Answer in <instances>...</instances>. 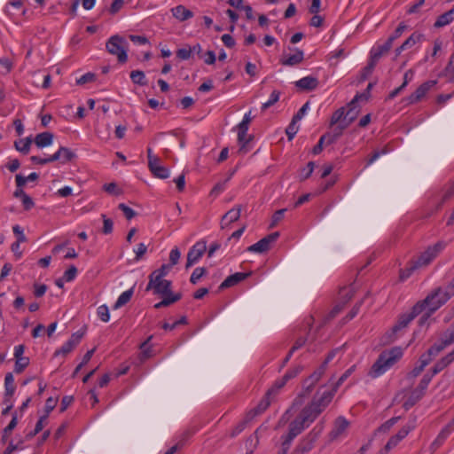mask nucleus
I'll use <instances>...</instances> for the list:
<instances>
[{"mask_svg": "<svg viewBox=\"0 0 454 454\" xmlns=\"http://www.w3.org/2000/svg\"><path fill=\"white\" fill-rule=\"evenodd\" d=\"M356 365L349 367L337 380L331 390L317 393L312 400L303 408L317 419L320 414L328 407L337 392L339 387L355 372Z\"/></svg>", "mask_w": 454, "mask_h": 454, "instance_id": "1", "label": "nucleus"}, {"mask_svg": "<svg viewBox=\"0 0 454 454\" xmlns=\"http://www.w3.org/2000/svg\"><path fill=\"white\" fill-rule=\"evenodd\" d=\"M316 419L311 412L309 413L302 408L299 414L289 423L287 434L282 435L281 450L278 454H286L294 439L300 435Z\"/></svg>", "mask_w": 454, "mask_h": 454, "instance_id": "2", "label": "nucleus"}, {"mask_svg": "<svg viewBox=\"0 0 454 454\" xmlns=\"http://www.w3.org/2000/svg\"><path fill=\"white\" fill-rule=\"evenodd\" d=\"M402 356L403 350L399 347L383 351L372 364L369 375L372 378L380 377L389 370Z\"/></svg>", "mask_w": 454, "mask_h": 454, "instance_id": "3", "label": "nucleus"}, {"mask_svg": "<svg viewBox=\"0 0 454 454\" xmlns=\"http://www.w3.org/2000/svg\"><path fill=\"white\" fill-rule=\"evenodd\" d=\"M451 297L443 291L442 287L436 288L429 294L424 300L417 302L421 304L422 311L430 309L431 312H435L444 305Z\"/></svg>", "mask_w": 454, "mask_h": 454, "instance_id": "4", "label": "nucleus"}, {"mask_svg": "<svg viewBox=\"0 0 454 454\" xmlns=\"http://www.w3.org/2000/svg\"><path fill=\"white\" fill-rule=\"evenodd\" d=\"M127 46L125 38L119 35H112L106 43L107 51L116 56L118 61L122 64L128 60Z\"/></svg>", "mask_w": 454, "mask_h": 454, "instance_id": "5", "label": "nucleus"}, {"mask_svg": "<svg viewBox=\"0 0 454 454\" xmlns=\"http://www.w3.org/2000/svg\"><path fill=\"white\" fill-rule=\"evenodd\" d=\"M323 429L324 422L321 420L305 437L302 438V440L296 446L294 454H306L309 452L313 449L316 441L323 432Z\"/></svg>", "mask_w": 454, "mask_h": 454, "instance_id": "6", "label": "nucleus"}, {"mask_svg": "<svg viewBox=\"0 0 454 454\" xmlns=\"http://www.w3.org/2000/svg\"><path fill=\"white\" fill-rule=\"evenodd\" d=\"M431 380L432 376L427 373L423 376L418 387L411 391L409 397L403 403V408L406 411L410 410L424 396L426 389L427 388Z\"/></svg>", "mask_w": 454, "mask_h": 454, "instance_id": "7", "label": "nucleus"}, {"mask_svg": "<svg viewBox=\"0 0 454 454\" xmlns=\"http://www.w3.org/2000/svg\"><path fill=\"white\" fill-rule=\"evenodd\" d=\"M339 352V349H333L327 355L325 362L323 364L313 373L311 374L308 379H306L303 382V388L305 391V394H309L312 389L314 388L315 384L319 380L323 373L325 372V367L327 364L333 359L335 355Z\"/></svg>", "mask_w": 454, "mask_h": 454, "instance_id": "8", "label": "nucleus"}, {"mask_svg": "<svg viewBox=\"0 0 454 454\" xmlns=\"http://www.w3.org/2000/svg\"><path fill=\"white\" fill-rule=\"evenodd\" d=\"M444 247L445 244L443 242H438L433 247H429L413 263L417 268L427 266Z\"/></svg>", "mask_w": 454, "mask_h": 454, "instance_id": "9", "label": "nucleus"}, {"mask_svg": "<svg viewBox=\"0 0 454 454\" xmlns=\"http://www.w3.org/2000/svg\"><path fill=\"white\" fill-rule=\"evenodd\" d=\"M171 281L164 278H154V275L149 276V282L146 286V291L153 290L154 294H167L171 290Z\"/></svg>", "mask_w": 454, "mask_h": 454, "instance_id": "10", "label": "nucleus"}, {"mask_svg": "<svg viewBox=\"0 0 454 454\" xmlns=\"http://www.w3.org/2000/svg\"><path fill=\"white\" fill-rule=\"evenodd\" d=\"M207 250V244L204 240L196 242L187 254L185 268L189 269L199 262Z\"/></svg>", "mask_w": 454, "mask_h": 454, "instance_id": "11", "label": "nucleus"}, {"mask_svg": "<svg viewBox=\"0 0 454 454\" xmlns=\"http://www.w3.org/2000/svg\"><path fill=\"white\" fill-rule=\"evenodd\" d=\"M251 112L246 114L243 117L242 121L238 125V140L241 145L240 151H243L244 153H247L246 145L249 142V138H247V130L248 126L251 121Z\"/></svg>", "mask_w": 454, "mask_h": 454, "instance_id": "12", "label": "nucleus"}, {"mask_svg": "<svg viewBox=\"0 0 454 454\" xmlns=\"http://www.w3.org/2000/svg\"><path fill=\"white\" fill-rule=\"evenodd\" d=\"M278 232H273L260 239L258 242L247 247V251L262 254L270 248V244L275 242L278 238Z\"/></svg>", "mask_w": 454, "mask_h": 454, "instance_id": "13", "label": "nucleus"}, {"mask_svg": "<svg viewBox=\"0 0 454 454\" xmlns=\"http://www.w3.org/2000/svg\"><path fill=\"white\" fill-rule=\"evenodd\" d=\"M421 313H423L421 304L416 303L410 313L402 315L399 317L398 322L393 327V332L396 333L403 328H405L417 316Z\"/></svg>", "mask_w": 454, "mask_h": 454, "instance_id": "14", "label": "nucleus"}, {"mask_svg": "<svg viewBox=\"0 0 454 454\" xmlns=\"http://www.w3.org/2000/svg\"><path fill=\"white\" fill-rule=\"evenodd\" d=\"M436 84V81L430 80L423 82L412 94H411L407 100L410 104L419 102L427 92L433 89Z\"/></svg>", "mask_w": 454, "mask_h": 454, "instance_id": "15", "label": "nucleus"}, {"mask_svg": "<svg viewBox=\"0 0 454 454\" xmlns=\"http://www.w3.org/2000/svg\"><path fill=\"white\" fill-rule=\"evenodd\" d=\"M25 351L24 345H18L14 348L15 367L16 373H21L25 368L29 364L28 357L23 356Z\"/></svg>", "mask_w": 454, "mask_h": 454, "instance_id": "16", "label": "nucleus"}, {"mask_svg": "<svg viewBox=\"0 0 454 454\" xmlns=\"http://www.w3.org/2000/svg\"><path fill=\"white\" fill-rule=\"evenodd\" d=\"M360 99H367V96L365 93L357 94L355 96V98L351 100V102L348 105V110L347 113L344 112V123H347V127L356 118L358 110H356V103Z\"/></svg>", "mask_w": 454, "mask_h": 454, "instance_id": "17", "label": "nucleus"}, {"mask_svg": "<svg viewBox=\"0 0 454 454\" xmlns=\"http://www.w3.org/2000/svg\"><path fill=\"white\" fill-rule=\"evenodd\" d=\"M413 429V426L406 425L403 427L396 434L393 435L385 445V450L388 451L395 448L408 434Z\"/></svg>", "mask_w": 454, "mask_h": 454, "instance_id": "18", "label": "nucleus"}, {"mask_svg": "<svg viewBox=\"0 0 454 454\" xmlns=\"http://www.w3.org/2000/svg\"><path fill=\"white\" fill-rule=\"evenodd\" d=\"M349 426L348 421L344 417H339L334 422L333 428L330 433L332 440H335L344 434Z\"/></svg>", "mask_w": 454, "mask_h": 454, "instance_id": "19", "label": "nucleus"}, {"mask_svg": "<svg viewBox=\"0 0 454 454\" xmlns=\"http://www.w3.org/2000/svg\"><path fill=\"white\" fill-rule=\"evenodd\" d=\"M272 399L273 397L266 393L259 403L247 413L248 419H252L254 417L263 413L270 405Z\"/></svg>", "mask_w": 454, "mask_h": 454, "instance_id": "20", "label": "nucleus"}, {"mask_svg": "<svg viewBox=\"0 0 454 454\" xmlns=\"http://www.w3.org/2000/svg\"><path fill=\"white\" fill-rule=\"evenodd\" d=\"M241 206H237L230 209L221 220V228L225 229L229 227L231 223L238 221L240 217Z\"/></svg>", "mask_w": 454, "mask_h": 454, "instance_id": "21", "label": "nucleus"}, {"mask_svg": "<svg viewBox=\"0 0 454 454\" xmlns=\"http://www.w3.org/2000/svg\"><path fill=\"white\" fill-rule=\"evenodd\" d=\"M250 275H251V272H247V273L236 272V273L227 277L225 278V280L223 282H222L219 288L225 289V288L233 286L239 284V282L245 280Z\"/></svg>", "mask_w": 454, "mask_h": 454, "instance_id": "22", "label": "nucleus"}, {"mask_svg": "<svg viewBox=\"0 0 454 454\" xmlns=\"http://www.w3.org/2000/svg\"><path fill=\"white\" fill-rule=\"evenodd\" d=\"M148 168L155 177L166 179L169 176V170L160 164V159L157 161L149 162Z\"/></svg>", "mask_w": 454, "mask_h": 454, "instance_id": "23", "label": "nucleus"}, {"mask_svg": "<svg viewBox=\"0 0 454 454\" xmlns=\"http://www.w3.org/2000/svg\"><path fill=\"white\" fill-rule=\"evenodd\" d=\"M318 83L317 77L309 75L295 82V86L301 90L310 91L315 90Z\"/></svg>", "mask_w": 454, "mask_h": 454, "instance_id": "24", "label": "nucleus"}, {"mask_svg": "<svg viewBox=\"0 0 454 454\" xmlns=\"http://www.w3.org/2000/svg\"><path fill=\"white\" fill-rule=\"evenodd\" d=\"M75 154L67 147L61 146L54 154L51 155L53 161L59 160L62 164L71 161Z\"/></svg>", "mask_w": 454, "mask_h": 454, "instance_id": "25", "label": "nucleus"}, {"mask_svg": "<svg viewBox=\"0 0 454 454\" xmlns=\"http://www.w3.org/2000/svg\"><path fill=\"white\" fill-rule=\"evenodd\" d=\"M15 389L14 377L12 372H8L4 378V403L10 402Z\"/></svg>", "mask_w": 454, "mask_h": 454, "instance_id": "26", "label": "nucleus"}, {"mask_svg": "<svg viewBox=\"0 0 454 454\" xmlns=\"http://www.w3.org/2000/svg\"><path fill=\"white\" fill-rule=\"evenodd\" d=\"M340 295L342 299H344V301L341 305L338 304L334 307V309L332 311L333 317L339 313L342 309L344 304L352 299V297L354 296L353 287L349 286L341 288L340 291Z\"/></svg>", "mask_w": 454, "mask_h": 454, "instance_id": "27", "label": "nucleus"}, {"mask_svg": "<svg viewBox=\"0 0 454 454\" xmlns=\"http://www.w3.org/2000/svg\"><path fill=\"white\" fill-rule=\"evenodd\" d=\"M171 12L179 21H184L193 17V12L182 4L172 8Z\"/></svg>", "mask_w": 454, "mask_h": 454, "instance_id": "28", "label": "nucleus"}, {"mask_svg": "<svg viewBox=\"0 0 454 454\" xmlns=\"http://www.w3.org/2000/svg\"><path fill=\"white\" fill-rule=\"evenodd\" d=\"M161 295L163 296V299L160 302H158L154 305L155 309L168 307V306L171 305L172 303L178 301L182 298V295L180 293L173 294L171 292V290H169L168 294H161Z\"/></svg>", "mask_w": 454, "mask_h": 454, "instance_id": "29", "label": "nucleus"}, {"mask_svg": "<svg viewBox=\"0 0 454 454\" xmlns=\"http://www.w3.org/2000/svg\"><path fill=\"white\" fill-rule=\"evenodd\" d=\"M53 134L51 132H42L35 136V144L38 148H43L49 146L53 142Z\"/></svg>", "mask_w": 454, "mask_h": 454, "instance_id": "30", "label": "nucleus"}, {"mask_svg": "<svg viewBox=\"0 0 454 454\" xmlns=\"http://www.w3.org/2000/svg\"><path fill=\"white\" fill-rule=\"evenodd\" d=\"M453 20H454V6L450 11L441 14L435 20L434 27H437V28L442 27L444 26L449 25Z\"/></svg>", "mask_w": 454, "mask_h": 454, "instance_id": "31", "label": "nucleus"}, {"mask_svg": "<svg viewBox=\"0 0 454 454\" xmlns=\"http://www.w3.org/2000/svg\"><path fill=\"white\" fill-rule=\"evenodd\" d=\"M304 59V53L301 50L295 49V52L290 56H288L285 59H281L280 62L284 66H295L301 63Z\"/></svg>", "mask_w": 454, "mask_h": 454, "instance_id": "32", "label": "nucleus"}, {"mask_svg": "<svg viewBox=\"0 0 454 454\" xmlns=\"http://www.w3.org/2000/svg\"><path fill=\"white\" fill-rule=\"evenodd\" d=\"M390 50L385 46L383 43L377 44L376 46L372 47L370 51V59L378 63L380 59L387 54Z\"/></svg>", "mask_w": 454, "mask_h": 454, "instance_id": "33", "label": "nucleus"}, {"mask_svg": "<svg viewBox=\"0 0 454 454\" xmlns=\"http://www.w3.org/2000/svg\"><path fill=\"white\" fill-rule=\"evenodd\" d=\"M32 144V138L30 137L19 139L14 142V147L17 151L20 152L23 154H27L30 151V146Z\"/></svg>", "mask_w": 454, "mask_h": 454, "instance_id": "34", "label": "nucleus"}, {"mask_svg": "<svg viewBox=\"0 0 454 454\" xmlns=\"http://www.w3.org/2000/svg\"><path fill=\"white\" fill-rule=\"evenodd\" d=\"M133 295V288H130L125 292H123L117 299V301H115L114 305V309H118L120 308H121L122 306H124L125 304H127L131 297Z\"/></svg>", "mask_w": 454, "mask_h": 454, "instance_id": "35", "label": "nucleus"}, {"mask_svg": "<svg viewBox=\"0 0 454 454\" xmlns=\"http://www.w3.org/2000/svg\"><path fill=\"white\" fill-rule=\"evenodd\" d=\"M153 339V336H149L146 340H145L140 345V350H141V359L145 360L148 359L153 356V348L152 346L149 345L150 340Z\"/></svg>", "mask_w": 454, "mask_h": 454, "instance_id": "36", "label": "nucleus"}, {"mask_svg": "<svg viewBox=\"0 0 454 454\" xmlns=\"http://www.w3.org/2000/svg\"><path fill=\"white\" fill-rule=\"evenodd\" d=\"M423 35L419 33H413L411 34L403 43V48L405 50H408L411 47H413L416 43H419L423 39Z\"/></svg>", "mask_w": 454, "mask_h": 454, "instance_id": "37", "label": "nucleus"}, {"mask_svg": "<svg viewBox=\"0 0 454 454\" xmlns=\"http://www.w3.org/2000/svg\"><path fill=\"white\" fill-rule=\"evenodd\" d=\"M130 79L134 83L138 84L140 86H145L147 84L145 75L144 72L140 70L132 71L130 73Z\"/></svg>", "mask_w": 454, "mask_h": 454, "instance_id": "38", "label": "nucleus"}, {"mask_svg": "<svg viewBox=\"0 0 454 454\" xmlns=\"http://www.w3.org/2000/svg\"><path fill=\"white\" fill-rule=\"evenodd\" d=\"M286 382L287 380H285L284 377L278 379L274 382L273 386L266 393L274 398L278 394L279 390L286 384Z\"/></svg>", "mask_w": 454, "mask_h": 454, "instance_id": "39", "label": "nucleus"}, {"mask_svg": "<svg viewBox=\"0 0 454 454\" xmlns=\"http://www.w3.org/2000/svg\"><path fill=\"white\" fill-rule=\"evenodd\" d=\"M280 91L279 90H274L270 96V98L262 105V111H265L266 109H268L269 107L272 106L274 104H276L278 100H279V98H280Z\"/></svg>", "mask_w": 454, "mask_h": 454, "instance_id": "40", "label": "nucleus"}, {"mask_svg": "<svg viewBox=\"0 0 454 454\" xmlns=\"http://www.w3.org/2000/svg\"><path fill=\"white\" fill-rule=\"evenodd\" d=\"M344 107H340L338 110H336L331 118V126L344 123Z\"/></svg>", "mask_w": 454, "mask_h": 454, "instance_id": "41", "label": "nucleus"}, {"mask_svg": "<svg viewBox=\"0 0 454 454\" xmlns=\"http://www.w3.org/2000/svg\"><path fill=\"white\" fill-rule=\"evenodd\" d=\"M207 273V270L204 267L195 268L191 275L190 282L193 285L197 284L199 280Z\"/></svg>", "mask_w": 454, "mask_h": 454, "instance_id": "42", "label": "nucleus"}, {"mask_svg": "<svg viewBox=\"0 0 454 454\" xmlns=\"http://www.w3.org/2000/svg\"><path fill=\"white\" fill-rule=\"evenodd\" d=\"M75 348L74 344L73 343V341H71L70 340H68L67 341H66L62 347L56 350L55 352V356H59V355H63V356H66L67 355L68 353H70L74 348Z\"/></svg>", "mask_w": 454, "mask_h": 454, "instance_id": "43", "label": "nucleus"}, {"mask_svg": "<svg viewBox=\"0 0 454 454\" xmlns=\"http://www.w3.org/2000/svg\"><path fill=\"white\" fill-rule=\"evenodd\" d=\"M249 420L250 419H248V417L247 416V418L243 421L239 422L233 429L231 430L230 437L234 438L237 435H239L246 428L247 424Z\"/></svg>", "mask_w": 454, "mask_h": 454, "instance_id": "44", "label": "nucleus"}, {"mask_svg": "<svg viewBox=\"0 0 454 454\" xmlns=\"http://www.w3.org/2000/svg\"><path fill=\"white\" fill-rule=\"evenodd\" d=\"M390 150L386 145L380 150L374 151L372 155L369 157L367 161V166L372 164L375 160H377L381 155L387 154Z\"/></svg>", "mask_w": 454, "mask_h": 454, "instance_id": "45", "label": "nucleus"}, {"mask_svg": "<svg viewBox=\"0 0 454 454\" xmlns=\"http://www.w3.org/2000/svg\"><path fill=\"white\" fill-rule=\"evenodd\" d=\"M451 433V429L450 426L445 427L438 434L437 438L433 442L434 445H441L445 439L449 436V434Z\"/></svg>", "mask_w": 454, "mask_h": 454, "instance_id": "46", "label": "nucleus"}, {"mask_svg": "<svg viewBox=\"0 0 454 454\" xmlns=\"http://www.w3.org/2000/svg\"><path fill=\"white\" fill-rule=\"evenodd\" d=\"M314 162L313 161H309L307 166L301 169L300 171V179L302 181V180H306L307 178H309L313 170H314Z\"/></svg>", "mask_w": 454, "mask_h": 454, "instance_id": "47", "label": "nucleus"}, {"mask_svg": "<svg viewBox=\"0 0 454 454\" xmlns=\"http://www.w3.org/2000/svg\"><path fill=\"white\" fill-rule=\"evenodd\" d=\"M173 266H171L170 264H162L160 266V268L153 270L151 275H154V278H164L168 275V273L169 272V270H171Z\"/></svg>", "mask_w": 454, "mask_h": 454, "instance_id": "48", "label": "nucleus"}, {"mask_svg": "<svg viewBox=\"0 0 454 454\" xmlns=\"http://www.w3.org/2000/svg\"><path fill=\"white\" fill-rule=\"evenodd\" d=\"M17 426V416L13 415L12 420L8 424V426L4 429V434L2 436V441L5 442L7 440L8 435L12 433V431Z\"/></svg>", "mask_w": 454, "mask_h": 454, "instance_id": "49", "label": "nucleus"}, {"mask_svg": "<svg viewBox=\"0 0 454 454\" xmlns=\"http://www.w3.org/2000/svg\"><path fill=\"white\" fill-rule=\"evenodd\" d=\"M298 121H294V119H292L291 123L287 126L286 129V136L288 140H292L299 130V127L297 126Z\"/></svg>", "mask_w": 454, "mask_h": 454, "instance_id": "50", "label": "nucleus"}, {"mask_svg": "<svg viewBox=\"0 0 454 454\" xmlns=\"http://www.w3.org/2000/svg\"><path fill=\"white\" fill-rule=\"evenodd\" d=\"M97 314L103 322H108L110 319L109 309L106 305L99 306L97 309Z\"/></svg>", "mask_w": 454, "mask_h": 454, "instance_id": "51", "label": "nucleus"}, {"mask_svg": "<svg viewBox=\"0 0 454 454\" xmlns=\"http://www.w3.org/2000/svg\"><path fill=\"white\" fill-rule=\"evenodd\" d=\"M77 274V269L74 265H71L68 270H67L62 277V279L66 282L73 281Z\"/></svg>", "mask_w": 454, "mask_h": 454, "instance_id": "52", "label": "nucleus"}, {"mask_svg": "<svg viewBox=\"0 0 454 454\" xmlns=\"http://www.w3.org/2000/svg\"><path fill=\"white\" fill-rule=\"evenodd\" d=\"M450 364V363L447 361L445 357L442 358L440 361H438L433 367L432 371V377L440 372H442L445 367H447Z\"/></svg>", "mask_w": 454, "mask_h": 454, "instance_id": "53", "label": "nucleus"}, {"mask_svg": "<svg viewBox=\"0 0 454 454\" xmlns=\"http://www.w3.org/2000/svg\"><path fill=\"white\" fill-rule=\"evenodd\" d=\"M377 63L370 59L367 66L362 71V79L366 80L373 72V69Z\"/></svg>", "mask_w": 454, "mask_h": 454, "instance_id": "54", "label": "nucleus"}, {"mask_svg": "<svg viewBox=\"0 0 454 454\" xmlns=\"http://www.w3.org/2000/svg\"><path fill=\"white\" fill-rule=\"evenodd\" d=\"M302 369L303 367L301 365L294 366L288 370L283 377L288 381L291 379L295 378L302 371Z\"/></svg>", "mask_w": 454, "mask_h": 454, "instance_id": "55", "label": "nucleus"}, {"mask_svg": "<svg viewBox=\"0 0 454 454\" xmlns=\"http://www.w3.org/2000/svg\"><path fill=\"white\" fill-rule=\"evenodd\" d=\"M103 218V233L104 234H110L113 231L114 228V223L110 218H107L106 215H102Z\"/></svg>", "mask_w": 454, "mask_h": 454, "instance_id": "56", "label": "nucleus"}, {"mask_svg": "<svg viewBox=\"0 0 454 454\" xmlns=\"http://www.w3.org/2000/svg\"><path fill=\"white\" fill-rule=\"evenodd\" d=\"M446 347H448L447 344L442 339L440 342L434 343L428 350L430 351V354L433 355V356H435Z\"/></svg>", "mask_w": 454, "mask_h": 454, "instance_id": "57", "label": "nucleus"}, {"mask_svg": "<svg viewBox=\"0 0 454 454\" xmlns=\"http://www.w3.org/2000/svg\"><path fill=\"white\" fill-rule=\"evenodd\" d=\"M192 53V50L191 47H184V48L179 49L176 51V56H177V58H179L183 60H186L191 58Z\"/></svg>", "mask_w": 454, "mask_h": 454, "instance_id": "58", "label": "nucleus"}, {"mask_svg": "<svg viewBox=\"0 0 454 454\" xmlns=\"http://www.w3.org/2000/svg\"><path fill=\"white\" fill-rule=\"evenodd\" d=\"M286 211V208H282V209L277 210L274 213V215H272V221L270 223L271 228L276 226L284 218V215H285Z\"/></svg>", "mask_w": 454, "mask_h": 454, "instance_id": "59", "label": "nucleus"}, {"mask_svg": "<svg viewBox=\"0 0 454 454\" xmlns=\"http://www.w3.org/2000/svg\"><path fill=\"white\" fill-rule=\"evenodd\" d=\"M118 207L123 212L128 220L132 219L136 215V212L124 203L119 204Z\"/></svg>", "mask_w": 454, "mask_h": 454, "instance_id": "60", "label": "nucleus"}, {"mask_svg": "<svg viewBox=\"0 0 454 454\" xmlns=\"http://www.w3.org/2000/svg\"><path fill=\"white\" fill-rule=\"evenodd\" d=\"M95 80V74L92 73H86L76 80L78 85H83L91 82Z\"/></svg>", "mask_w": 454, "mask_h": 454, "instance_id": "61", "label": "nucleus"}, {"mask_svg": "<svg viewBox=\"0 0 454 454\" xmlns=\"http://www.w3.org/2000/svg\"><path fill=\"white\" fill-rule=\"evenodd\" d=\"M146 251H147V246L144 243H139L137 245V248L134 249V252L136 254L135 261L138 262L139 260H141V258L146 253Z\"/></svg>", "mask_w": 454, "mask_h": 454, "instance_id": "62", "label": "nucleus"}, {"mask_svg": "<svg viewBox=\"0 0 454 454\" xmlns=\"http://www.w3.org/2000/svg\"><path fill=\"white\" fill-rule=\"evenodd\" d=\"M181 256V253L177 247L173 248L169 253V264L171 266L176 265Z\"/></svg>", "mask_w": 454, "mask_h": 454, "instance_id": "63", "label": "nucleus"}, {"mask_svg": "<svg viewBox=\"0 0 454 454\" xmlns=\"http://www.w3.org/2000/svg\"><path fill=\"white\" fill-rule=\"evenodd\" d=\"M123 4H124V0H114L112 3V4L110 5L108 12L112 15H114L123 7Z\"/></svg>", "mask_w": 454, "mask_h": 454, "instance_id": "64", "label": "nucleus"}]
</instances>
